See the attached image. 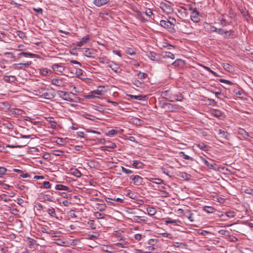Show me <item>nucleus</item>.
Here are the masks:
<instances>
[{
    "instance_id": "obj_1",
    "label": "nucleus",
    "mask_w": 253,
    "mask_h": 253,
    "mask_svg": "<svg viewBox=\"0 0 253 253\" xmlns=\"http://www.w3.org/2000/svg\"><path fill=\"white\" fill-rule=\"evenodd\" d=\"M160 24L162 27L168 29L171 33H174L175 32V29L173 28L174 23H172V22H169V21L162 20L160 21Z\"/></svg>"
},
{
    "instance_id": "obj_2",
    "label": "nucleus",
    "mask_w": 253,
    "mask_h": 253,
    "mask_svg": "<svg viewBox=\"0 0 253 253\" xmlns=\"http://www.w3.org/2000/svg\"><path fill=\"white\" fill-rule=\"evenodd\" d=\"M57 94L60 97L62 98L65 101L70 102L74 101V99L71 96V93L59 90L57 91Z\"/></svg>"
},
{
    "instance_id": "obj_3",
    "label": "nucleus",
    "mask_w": 253,
    "mask_h": 253,
    "mask_svg": "<svg viewBox=\"0 0 253 253\" xmlns=\"http://www.w3.org/2000/svg\"><path fill=\"white\" fill-rule=\"evenodd\" d=\"M55 96L54 90L52 89L51 90L49 89H45V91L43 92V95H40L41 97H43L47 99H51L53 98Z\"/></svg>"
},
{
    "instance_id": "obj_4",
    "label": "nucleus",
    "mask_w": 253,
    "mask_h": 253,
    "mask_svg": "<svg viewBox=\"0 0 253 253\" xmlns=\"http://www.w3.org/2000/svg\"><path fill=\"white\" fill-rule=\"evenodd\" d=\"M203 210L208 213H214L218 217L222 216V213L220 214V212L215 210L213 207H203Z\"/></svg>"
},
{
    "instance_id": "obj_5",
    "label": "nucleus",
    "mask_w": 253,
    "mask_h": 253,
    "mask_svg": "<svg viewBox=\"0 0 253 253\" xmlns=\"http://www.w3.org/2000/svg\"><path fill=\"white\" fill-rule=\"evenodd\" d=\"M83 53L87 57L95 58L97 55V51L93 48H84Z\"/></svg>"
},
{
    "instance_id": "obj_6",
    "label": "nucleus",
    "mask_w": 253,
    "mask_h": 253,
    "mask_svg": "<svg viewBox=\"0 0 253 253\" xmlns=\"http://www.w3.org/2000/svg\"><path fill=\"white\" fill-rule=\"evenodd\" d=\"M161 5V8L166 14H169L173 12V9L169 3L163 2Z\"/></svg>"
},
{
    "instance_id": "obj_7",
    "label": "nucleus",
    "mask_w": 253,
    "mask_h": 253,
    "mask_svg": "<svg viewBox=\"0 0 253 253\" xmlns=\"http://www.w3.org/2000/svg\"><path fill=\"white\" fill-rule=\"evenodd\" d=\"M147 55L152 60L158 62H160L161 57L159 54H156L155 52L153 51H150L147 53Z\"/></svg>"
},
{
    "instance_id": "obj_8",
    "label": "nucleus",
    "mask_w": 253,
    "mask_h": 253,
    "mask_svg": "<svg viewBox=\"0 0 253 253\" xmlns=\"http://www.w3.org/2000/svg\"><path fill=\"white\" fill-rule=\"evenodd\" d=\"M132 183L136 185H140L143 183V178L139 175H132L130 177Z\"/></svg>"
},
{
    "instance_id": "obj_9",
    "label": "nucleus",
    "mask_w": 253,
    "mask_h": 253,
    "mask_svg": "<svg viewBox=\"0 0 253 253\" xmlns=\"http://www.w3.org/2000/svg\"><path fill=\"white\" fill-rule=\"evenodd\" d=\"M177 105L175 104H172L170 103H168L166 102H164L162 104V107L165 108L166 107L167 110L170 112L175 111L177 109Z\"/></svg>"
},
{
    "instance_id": "obj_10",
    "label": "nucleus",
    "mask_w": 253,
    "mask_h": 253,
    "mask_svg": "<svg viewBox=\"0 0 253 253\" xmlns=\"http://www.w3.org/2000/svg\"><path fill=\"white\" fill-rule=\"evenodd\" d=\"M191 19L195 23H197L199 21L200 18L199 17V12L196 9H193V11L191 15Z\"/></svg>"
},
{
    "instance_id": "obj_11",
    "label": "nucleus",
    "mask_w": 253,
    "mask_h": 253,
    "mask_svg": "<svg viewBox=\"0 0 253 253\" xmlns=\"http://www.w3.org/2000/svg\"><path fill=\"white\" fill-rule=\"evenodd\" d=\"M169 97L172 99L169 100L170 102H173L174 101H181L183 99V95L180 93L171 95Z\"/></svg>"
},
{
    "instance_id": "obj_12",
    "label": "nucleus",
    "mask_w": 253,
    "mask_h": 253,
    "mask_svg": "<svg viewBox=\"0 0 253 253\" xmlns=\"http://www.w3.org/2000/svg\"><path fill=\"white\" fill-rule=\"evenodd\" d=\"M52 68L54 71L59 73H62L65 70L64 66L56 63L52 65Z\"/></svg>"
},
{
    "instance_id": "obj_13",
    "label": "nucleus",
    "mask_w": 253,
    "mask_h": 253,
    "mask_svg": "<svg viewBox=\"0 0 253 253\" xmlns=\"http://www.w3.org/2000/svg\"><path fill=\"white\" fill-rule=\"evenodd\" d=\"M128 96L130 97L131 99L138 100H141V101H145L147 99V96L146 95H133L131 94H128Z\"/></svg>"
},
{
    "instance_id": "obj_14",
    "label": "nucleus",
    "mask_w": 253,
    "mask_h": 253,
    "mask_svg": "<svg viewBox=\"0 0 253 253\" xmlns=\"http://www.w3.org/2000/svg\"><path fill=\"white\" fill-rule=\"evenodd\" d=\"M201 160L209 168L214 169L216 165L214 163L210 164L205 158L203 157H200Z\"/></svg>"
},
{
    "instance_id": "obj_15",
    "label": "nucleus",
    "mask_w": 253,
    "mask_h": 253,
    "mask_svg": "<svg viewBox=\"0 0 253 253\" xmlns=\"http://www.w3.org/2000/svg\"><path fill=\"white\" fill-rule=\"evenodd\" d=\"M218 134L221 138L229 140L228 133L227 131H225L223 129H219L218 130Z\"/></svg>"
},
{
    "instance_id": "obj_16",
    "label": "nucleus",
    "mask_w": 253,
    "mask_h": 253,
    "mask_svg": "<svg viewBox=\"0 0 253 253\" xmlns=\"http://www.w3.org/2000/svg\"><path fill=\"white\" fill-rule=\"evenodd\" d=\"M51 84L57 86H63L64 84L62 80L59 79H53L51 80Z\"/></svg>"
},
{
    "instance_id": "obj_17",
    "label": "nucleus",
    "mask_w": 253,
    "mask_h": 253,
    "mask_svg": "<svg viewBox=\"0 0 253 253\" xmlns=\"http://www.w3.org/2000/svg\"><path fill=\"white\" fill-rule=\"evenodd\" d=\"M55 188L56 190H63L67 191L68 192H71V190H70V188L69 187L62 184H57L55 186Z\"/></svg>"
},
{
    "instance_id": "obj_18",
    "label": "nucleus",
    "mask_w": 253,
    "mask_h": 253,
    "mask_svg": "<svg viewBox=\"0 0 253 253\" xmlns=\"http://www.w3.org/2000/svg\"><path fill=\"white\" fill-rule=\"evenodd\" d=\"M110 0H94L93 3L97 6L100 7L109 1Z\"/></svg>"
},
{
    "instance_id": "obj_19",
    "label": "nucleus",
    "mask_w": 253,
    "mask_h": 253,
    "mask_svg": "<svg viewBox=\"0 0 253 253\" xmlns=\"http://www.w3.org/2000/svg\"><path fill=\"white\" fill-rule=\"evenodd\" d=\"M22 56H24L25 57H36L38 56V55L28 52H22L18 54L19 57H20Z\"/></svg>"
},
{
    "instance_id": "obj_20",
    "label": "nucleus",
    "mask_w": 253,
    "mask_h": 253,
    "mask_svg": "<svg viewBox=\"0 0 253 253\" xmlns=\"http://www.w3.org/2000/svg\"><path fill=\"white\" fill-rule=\"evenodd\" d=\"M3 80L7 83H13L16 81V78L13 76H4Z\"/></svg>"
},
{
    "instance_id": "obj_21",
    "label": "nucleus",
    "mask_w": 253,
    "mask_h": 253,
    "mask_svg": "<svg viewBox=\"0 0 253 253\" xmlns=\"http://www.w3.org/2000/svg\"><path fill=\"white\" fill-rule=\"evenodd\" d=\"M46 121L48 122L50 124V127L52 128H55L57 123L55 121L54 119L52 117H48L46 118Z\"/></svg>"
},
{
    "instance_id": "obj_22",
    "label": "nucleus",
    "mask_w": 253,
    "mask_h": 253,
    "mask_svg": "<svg viewBox=\"0 0 253 253\" xmlns=\"http://www.w3.org/2000/svg\"><path fill=\"white\" fill-rule=\"evenodd\" d=\"M109 67L111 68L112 70L114 72L117 73L120 67L118 65L115 64L113 61H110V63H109Z\"/></svg>"
},
{
    "instance_id": "obj_23",
    "label": "nucleus",
    "mask_w": 253,
    "mask_h": 253,
    "mask_svg": "<svg viewBox=\"0 0 253 253\" xmlns=\"http://www.w3.org/2000/svg\"><path fill=\"white\" fill-rule=\"evenodd\" d=\"M88 40H89L88 36H86L83 37L81 41H80L77 43V45L79 47H81V46L84 45L85 43H86L87 41Z\"/></svg>"
},
{
    "instance_id": "obj_24",
    "label": "nucleus",
    "mask_w": 253,
    "mask_h": 253,
    "mask_svg": "<svg viewBox=\"0 0 253 253\" xmlns=\"http://www.w3.org/2000/svg\"><path fill=\"white\" fill-rule=\"evenodd\" d=\"M104 87L103 86H99L96 90L91 91L89 92L90 94H95L97 95H101L102 92L103 91Z\"/></svg>"
},
{
    "instance_id": "obj_25",
    "label": "nucleus",
    "mask_w": 253,
    "mask_h": 253,
    "mask_svg": "<svg viewBox=\"0 0 253 253\" xmlns=\"http://www.w3.org/2000/svg\"><path fill=\"white\" fill-rule=\"evenodd\" d=\"M136 75L135 76L137 77L138 79L142 80L146 78L147 77V74L145 73H141L139 71H135Z\"/></svg>"
},
{
    "instance_id": "obj_26",
    "label": "nucleus",
    "mask_w": 253,
    "mask_h": 253,
    "mask_svg": "<svg viewBox=\"0 0 253 253\" xmlns=\"http://www.w3.org/2000/svg\"><path fill=\"white\" fill-rule=\"evenodd\" d=\"M165 222L166 224L171 223L174 224V225H179V224L181 223V221L179 220L171 219L170 218H169L168 219L166 220Z\"/></svg>"
},
{
    "instance_id": "obj_27",
    "label": "nucleus",
    "mask_w": 253,
    "mask_h": 253,
    "mask_svg": "<svg viewBox=\"0 0 253 253\" xmlns=\"http://www.w3.org/2000/svg\"><path fill=\"white\" fill-rule=\"evenodd\" d=\"M161 56L163 58H170L172 59L174 58V54L170 52H163L161 54Z\"/></svg>"
},
{
    "instance_id": "obj_28",
    "label": "nucleus",
    "mask_w": 253,
    "mask_h": 253,
    "mask_svg": "<svg viewBox=\"0 0 253 253\" xmlns=\"http://www.w3.org/2000/svg\"><path fill=\"white\" fill-rule=\"evenodd\" d=\"M147 211L149 215L152 216L156 213V210L154 207H147Z\"/></svg>"
},
{
    "instance_id": "obj_29",
    "label": "nucleus",
    "mask_w": 253,
    "mask_h": 253,
    "mask_svg": "<svg viewBox=\"0 0 253 253\" xmlns=\"http://www.w3.org/2000/svg\"><path fill=\"white\" fill-rule=\"evenodd\" d=\"M184 215L187 217L190 221L192 222L194 221V219L193 217V214L190 211L187 210L184 213Z\"/></svg>"
},
{
    "instance_id": "obj_30",
    "label": "nucleus",
    "mask_w": 253,
    "mask_h": 253,
    "mask_svg": "<svg viewBox=\"0 0 253 253\" xmlns=\"http://www.w3.org/2000/svg\"><path fill=\"white\" fill-rule=\"evenodd\" d=\"M136 17L138 19H139L141 22H145L147 21V20H146L144 18L142 13L140 11H138V10L136 11Z\"/></svg>"
},
{
    "instance_id": "obj_31",
    "label": "nucleus",
    "mask_w": 253,
    "mask_h": 253,
    "mask_svg": "<svg viewBox=\"0 0 253 253\" xmlns=\"http://www.w3.org/2000/svg\"><path fill=\"white\" fill-rule=\"evenodd\" d=\"M211 113L214 116L216 117L217 118L221 117L222 115V112L219 110L217 109H212L211 111Z\"/></svg>"
},
{
    "instance_id": "obj_32",
    "label": "nucleus",
    "mask_w": 253,
    "mask_h": 253,
    "mask_svg": "<svg viewBox=\"0 0 253 253\" xmlns=\"http://www.w3.org/2000/svg\"><path fill=\"white\" fill-rule=\"evenodd\" d=\"M31 64H32V62L31 61H28V62H27V63H25L15 64L14 65L15 66V67L17 68L22 69V67L21 66H23V67H27L29 65H30Z\"/></svg>"
},
{
    "instance_id": "obj_33",
    "label": "nucleus",
    "mask_w": 253,
    "mask_h": 253,
    "mask_svg": "<svg viewBox=\"0 0 253 253\" xmlns=\"http://www.w3.org/2000/svg\"><path fill=\"white\" fill-rule=\"evenodd\" d=\"M98 60L102 64H109L110 62V61L105 56L99 57Z\"/></svg>"
},
{
    "instance_id": "obj_34",
    "label": "nucleus",
    "mask_w": 253,
    "mask_h": 253,
    "mask_svg": "<svg viewBox=\"0 0 253 253\" xmlns=\"http://www.w3.org/2000/svg\"><path fill=\"white\" fill-rule=\"evenodd\" d=\"M150 181L156 184H160L164 182V180L158 178H151L149 179Z\"/></svg>"
},
{
    "instance_id": "obj_35",
    "label": "nucleus",
    "mask_w": 253,
    "mask_h": 253,
    "mask_svg": "<svg viewBox=\"0 0 253 253\" xmlns=\"http://www.w3.org/2000/svg\"><path fill=\"white\" fill-rule=\"evenodd\" d=\"M179 154V156L182 157L184 159L188 160H190V161H193L194 160L193 158L187 155H186L184 153V152H180Z\"/></svg>"
},
{
    "instance_id": "obj_36",
    "label": "nucleus",
    "mask_w": 253,
    "mask_h": 253,
    "mask_svg": "<svg viewBox=\"0 0 253 253\" xmlns=\"http://www.w3.org/2000/svg\"><path fill=\"white\" fill-rule=\"evenodd\" d=\"M211 30L212 32H216V33L221 35H223V31H222L221 29H217L214 26H212L211 28Z\"/></svg>"
},
{
    "instance_id": "obj_37",
    "label": "nucleus",
    "mask_w": 253,
    "mask_h": 253,
    "mask_svg": "<svg viewBox=\"0 0 253 253\" xmlns=\"http://www.w3.org/2000/svg\"><path fill=\"white\" fill-rule=\"evenodd\" d=\"M145 14L149 17V20L154 19V18L152 17V16L153 15V13L150 9H147L145 11Z\"/></svg>"
},
{
    "instance_id": "obj_38",
    "label": "nucleus",
    "mask_w": 253,
    "mask_h": 253,
    "mask_svg": "<svg viewBox=\"0 0 253 253\" xmlns=\"http://www.w3.org/2000/svg\"><path fill=\"white\" fill-rule=\"evenodd\" d=\"M234 33L233 30H229V31H223V35H224L225 38H228L233 35V33Z\"/></svg>"
},
{
    "instance_id": "obj_39",
    "label": "nucleus",
    "mask_w": 253,
    "mask_h": 253,
    "mask_svg": "<svg viewBox=\"0 0 253 253\" xmlns=\"http://www.w3.org/2000/svg\"><path fill=\"white\" fill-rule=\"evenodd\" d=\"M132 165L133 167L139 169L142 168V164L138 161H133Z\"/></svg>"
},
{
    "instance_id": "obj_40",
    "label": "nucleus",
    "mask_w": 253,
    "mask_h": 253,
    "mask_svg": "<svg viewBox=\"0 0 253 253\" xmlns=\"http://www.w3.org/2000/svg\"><path fill=\"white\" fill-rule=\"evenodd\" d=\"M36 92V94L40 96V95H43V92L45 91V88L44 87H40V88L35 90Z\"/></svg>"
},
{
    "instance_id": "obj_41",
    "label": "nucleus",
    "mask_w": 253,
    "mask_h": 253,
    "mask_svg": "<svg viewBox=\"0 0 253 253\" xmlns=\"http://www.w3.org/2000/svg\"><path fill=\"white\" fill-rule=\"evenodd\" d=\"M52 154L55 156H64V152L61 150H53Z\"/></svg>"
},
{
    "instance_id": "obj_42",
    "label": "nucleus",
    "mask_w": 253,
    "mask_h": 253,
    "mask_svg": "<svg viewBox=\"0 0 253 253\" xmlns=\"http://www.w3.org/2000/svg\"><path fill=\"white\" fill-rule=\"evenodd\" d=\"M198 147L205 151L209 150V146L203 143L198 144Z\"/></svg>"
},
{
    "instance_id": "obj_43",
    "label": "nucleus",
    "mask_w": 253,
    "mask_h": 253,
    "mask_svg": "<svg viewBox=\"0 0 253 253\" xmlns=\"http://www.w3.org/2000/svg\"><path fill=\"white\" fill-rule=\"evenodd\" d=\"M133 84L137 87H142L143 83L137 79H135L133 81Z\"/></svg>"
},
{
    "instance_id": "obj_44",
    "label": "nucleus",
    "mask_w": 253,
    "mask_h": 253,
    "mask_svg": "<svg viewBox=\"0 0 253 253\" xmlns=\"http://www.w3.org/2000/svg\"><path fill=\"white\" fill-rule=\"evenodd\" d=\"M155 248L152 246H147L145 247V251L146 253H152Z\"/></svg>"
},
{
    "instance_id": "obj_45",
    "label": "nucleus",
    "mask_w": 253,
    "mask_h": 253,
    "mask_svg": "<svg viewBox=\"0 0 253 253\" xmlns=\"http://www.w3.org/2000/svg\"><path fill=\"white\" fill-rule=\"evenodd\" d=\"M239 133L241 134L244 138H247L249 136L248 132H246L244 129H240Z\"/></svg>"
},
{
    "instance_id": "obj_46",
    "label": "nucleus",
    "mask_w": 253,
    "mask_h": 253,
    "mask_svg": "<svg viewBox=\"0 0 253 253\" xmlns=\"http://www.w3.org/2000/svg\"><path fill=\"white\" fill-rule=\"evenodd\" d=\"M222 65L223 68L228 72H230L232 69V66L228 63H223Z\"/></svg>"
},
{
    "instance_id": "obj_47",
    "label": "nucleus",
    "mask_w": 253,
    "mask_h": 253,
    "mask_svg": "<svg viewBox=\"0 0 253 253\" xmlns=\"http://www.w3.org/2000/svg\"><path fill=\"white\" fill-rule=\"evenodd\" d=\"M241 13L243 16H246L248 15V11L245 7H241L239 9Z\"/></svg>"
},
{
    "instance_id": "obj_48",
    "label": "nucleus",
    "mask_w": 253,
    "mask_h": 253,
    "mask_svg": "<svg viewBox=\"0 0 253 253\" xmlns=\"http://www.w3.org/2000/svg\"><path fill=\"white\" fill-rule=\"evenodd\" d=\"M72 173L77 177H80L82 175L81 172L77 169H73Z\"/></svg>"
},
{
    "instance_id": "obj_49",
    "label": "nucleus",
    "mask_w": 253,
    "mask_h": 253,
    "mask_svg": "<svg viewBox=\"0 0 253 253\" xmlns=\"http://www.w3.org/2000/svg\"><path fill=\"white\" fill-rule=\"evenodd\" d=\"M68 214L71 217L77 218L78 216L77 212L73 210L70 211L69 212H68Z\"/></svg>"
},
{
    "instance_id": "obj_50",
    "label": "nucleus",
    "mask_w": 253,
    "mask_h": 253,
    "mask_svg": "<svg viewBox=\"0 0 253 253\" xmlns=\"http://www.w3.org/2000/svg\"><path fill=\"white\" fill-rule=\"evenodd\" d=\"M225 214L228 217H233L235 216V213L234 211H226Z\"/></svg>"
},
{
    "instance_id": "obj_51",
    "label": "nucleus",
    "mask_w": 253,
    "mask_h": 253,
    "mask_svg": "<svg viewBox=\"0 0 253 253\" xmlns=\"http://www.w3.org/2000/svg\"><path fill=\"white\" fill-rule=\"evenodd\" d=\"M94 215L97 218H102L104 216V214L97 211L94 212Z\"/></svg>"
},
{
    "instance_id": "obj_52",
    "label": "nucleus",
    "mask_w": 253,
    "mask_h": 253,
    "mask_svg": "<svg viewBox=\"0 0 253 253\" xmlns=\"http://www.w3.org/2000/svg\"><path fill=\"white\" fill-rule=\"evenodd\" d=\"M47 212L48 213V214L52 216H55L56 215V214H55V210L53 208H51V209H49L48 210H47Z\"/></svg>"
},
{
    "instance_id": "obj_53",
    "label": "nucleus",
    "mask_w": 253,
    "mask_h": 253,
    "mask_svg": "<svg viewBox=\"0 0 253 253\" xmlns=\"http://www.w3.org/2000/svg\"><path fill=\"white\" fill-rule=\"evenodd\" d=\"M88 223L89 224V226H90V227L92 229H94L96 228V225L95 224V222L94 220H90L88 222Z\"/></svg>"
},
{
    "instance_id": "obj_54",
    "label": "nucleus",
    "mask_w": 253,
    "mask_h": 253,
    "mask_svg": "<svg viewBox=\"0 0 253 253\" xmlns=\"http://www.w3.org/2000/svg\"><path fill=\"white\" fill-rule=\"evenodd\" d=\"M121 168H122V172L125 173L126 174H128L133 173L132 171H131V170L126 169V168H124V167H122Z\"/></svg>"
},
{
    "instance_id": "obj_55",
    "label": "nucleus",
    "mask_w": 253,
    "mask_h": 253,
    "mask_svg": "<svg viewBox=\"0 0 253 253\" xmlns=\"http://www.w3.org/2000/svg\"><path fill=\"white\" fill-rule=\"evenodd\" d=\"M205 68L209 72L211 73L213 75H214L215 77H219V76L215 72L211 70V69L208 67H205Z\"/></svg>"
},
{
    "instance_id": "obj_56",
    "label": "nucleus",
    "mask_w": 253,
    "mask_h": 253,
    "mask_svg": "<svg viewBox=\"0 0 253 253\" xmlns=\"http://www.w3.org/2000/svg\"><path fill=\"white\" fill-rule=\"evenodd\" d=\"M208 100L209 102V104L212 105L213 106H216L217 103L214 99L209 98Z\"/></svg>"
},
{
    "instance_id": "obj_57",
    "label": "nucleus",
    "mask_w": 253,
    "mask_h": 253,
    "mask_svg": "<svg viewBox=\"0 0 253 253\" xmlns=\"http://www.w3.org/2000/svg\"><path fill=\"white\" fill-rule=\"evenodd\" d=\"M219 82L221 83L227 84L230 85L233 84V83L231 81L225 79H219Z\"/></svg>"
},
{
    "instance_id": "obj_58",
    "label": "nucleus",
    "mask_w": 253,
    "mask_h": 253,
    "mask_svg": "<svg viewBox=\"0 0 253 253\" xmlns=\"http://www.w3.org/2000/svg\"><path fill=\"white\" fill-rule=\"evenodd\" d=\"M182 62L183 61L181 59H177L172 63V65L174 66H178L180 63Z\"/></svg>"
},
{
    "instance_id": "obj_59",
    "label": "nucleus",
    "mask_w": 253,
    "mask_h": 253,
    "mask_svg": "<svg viewBox=\"0 0 253 253\" xmlns=\"http://www.w3.org/2000/svg\"><path fill=\"white\" fill-rule=\"evenodd\" d=\"M244 192L246 194H250L253 196V189L251 188H247L244 190Z\"/></svg>"
},
{
    "instance_id": "obj_60",
    "label": "nucleus",
    "mask_w": 253,
    "mask_h": 253,
    "mask_svg": "<svg viewBox=\"0 0 253 253\" xmlns=\"http://www.w3.org/2000/svg\"><path fill=\"white\" fill-rule=\"evenodd\" d=\"M84 117L85 118L89 119V120H93L94 118H95V117L94 116L91 115L89 114H85L84 115Z\"/></svg>"
},
{
    "instance_id": "obj_61",
    "label": "nucleus",
    "mask_w": 253,
    "mask_h": 253,
    "mask_svg": "<svg viewBox=\"0 0 253 253\" xmlns=\"http://www.w3.org/2000/svg\"><path fill=\"white\" fill-rule=\"evenodd\" d=\"M57 233H58L56 231H54L52 230H49L48 234L51 235L52 237H58V236L57 235Z\"/></svg>"
},
{
    "instance_id": "obj_62",
    "label": "nucleus",
    "mask_w": 253,
    "mask_h": 253,
    "mask_svg": "<svg viewBox=\"0 0 253 253\" xmlns=\"http://www.w3.org/2000/svg\"><path fill=\"white\" fill-rule=\"evenodd\" d=\"M65 140L62 138H57L56 142L58 144H63L64 143Z\"/></svg>"
},
{
    "instance_id": "obj_63",
    "label": "nucleus",
    "mask_w": 253,
    "mask_h": 253,
    "mask_svg": "<svg viewBox=\"0 0 253 253\" xmlns=\"http://www.w3.org/2000/svg\"><path fill=\"white\" fill-rule=\"evenodd\" d=\"M126 52L128 54H129V55H134L136 53L135 52L133 51V49L132 48H128L126 50Z\"/></svg>"
},
{
    "instance_id": "obj_64",
    "label": "nucleus",
    "mask_w": 253,
    "mask_h": 253,
    "mask_svg": "<svg viewBox=\"0 0 253 253\" xmlns=\"http://www.w3.org/2000/svg\"><path fill=\"white\" fill-rule=\"evenodd\" d=\"M221 24L223 26H226L227 25H229L230 23H228L227 20L224 18H222L220 21Z\"/></svg>"
}]
</instances>
